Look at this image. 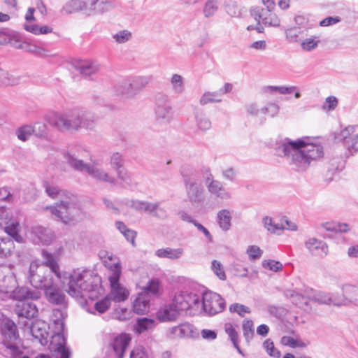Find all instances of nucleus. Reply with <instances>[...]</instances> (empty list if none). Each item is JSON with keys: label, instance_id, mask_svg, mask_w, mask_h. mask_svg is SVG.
I'll use <instances>...</instances> for the list:
<instances>
[{"label": "nucleus", "instance_id": "nucleus-17", "mask_svg": "<svg viewBox=\"0 0 358 358\" xmlns=\"http://www.w3.org/2000/svg\"><path fill=\"white\" fill-rule=\"evenodd\" d=\"M32 239L36 244L49 245L55 238L54 232L48 228L36 226L31 229Z\"/></svg>", "mask_w": 358, "mask_h": 358}, {"label": "nucleus", "instance_id": "nucleus-54", "mask_svg": "<svg viewBox=\"0 0 358 358\" xmlns=\"http://www.w3.org/2000/svg\"><path fill=\"white\" fill-rule=\"evenodd\" d=\"M22 48H24L27 52L33 53L38 57H47L49 55L45 49L34 44L24 43L22 45Z\"/></svg>", "mask_w": 358, "mask_h": 358}, {"label": "nucleus", "instance_id": "nucleus-48", "mask_svg": "<svg viewBox=\"0 0 358 358\" xmlns=\"http://www.w3.org/2000/svg\"><path fill=\"white\" fill-rule=\"evenodd\" d=\"M62 10L66 14L83 11L81 0H69L62 7Z\"/></svg>", "mask_w": 358, "mask_h": 358}, {"label": "nucleus", "instance_id": "nucleus-34", "mask_svg": "<svg viewBox=\"0 0 358 358\" xmlns=\"http://www.w3.org/2000/svg\"><path fill=\"white\" fill-rule=\"evenodd\" d=\"M66 113H56L50 120L51 125L61 131H69V124H67Z\"/></svg>", "mask_w": 358, "mask_h": 358}, {"label": "nucleus", "instance_id": "nucleus-37", "mask_svg": "<svg viewBox=\"0 0 358 358\" xmlns=\"http://www.w3.org/2000/svg\"><path fill=\"white\" fill-rule=\"evenodd\" d=\"M20 337H5L2 341L3 345L9 349L13 356L16 357L23 354V351L21 350L18 341Z\"/></svg>", "mask_w": 358, "mask_h": 358}, {"label": "nucleus", "instance_id": "nucleus-30", "mask_svg": "<svg viewBox=\"0 0 358 358\" xmlns=\"http://www.w3.org/2000/svg\"><path fill=\"white\" fill-rule=\"evenodd\" d=\"M0 330L2 336H18L15 323L6 317H3L0 322Z\"/></svg>", "mask_w": 358, "mask_h": 358}, {"label": "nucleus", "instance_id": "nucleus-61", "mask_svg": "<svg viewBox=\"0 0 358 358\" xmlns=\"http://www.w3.org/2000/svg\"><path fill=\"white\" fill-rule=\"evenodd\" d=\"M110 303V297L106 296L94 303V308L99 313H103L109 308Z\"/></svg>", "mask_w": 358, "mask_h": 358}, {"label": "nucleus", "instance_id": "nucleus-60", "mask_svg": "<svg viewBox=\"0 0 358 358\" xmlns=\"http://www.w3.org/2000/svg\"><path fill=\"white\" fill-rule=\"evenodd\" d=\"M117 178L124 185L131 186L132 184V178L131 174L123 168L116 171Z\"/></svg>", "mask_w": 358, "mask_h": 358}, {"label": "nucleus", "instance_id": "nucleus-13", "mask_svg": "<svg viewBox=\"0 0 358 358\" xmlns=\"http://www.w3.org/2000/svg\"><path fill=\"white\" fill-rule=\"evenodd\" d=\"M273 10L256 6L250 9V15L256 21H261L265 26L278 27L280 20Z\"/></svg>", "mask_w": 358, "mask_h": 358}, {"label": "nucleus", "instance_id": "nucleus-14", "mask_svg": "<svg viewBox=\"0 0 358 358\" xmlns=\"http://www.w3.org/2000/svg\"><path fill=\"white\" fill-rule=\"evenodd\" d=\"M155 115L162 123H169L173 118V108L168 96L159 95L156 99Z\"/></svg>", "mask_w": 358, "mask_h": 358}, {"label": "nucleus", "instance_id": "nucleus-19", "mask_svg": "<svg viewBox=\"0 0 358 358\" xmlns=\"http://www.w3.org/2000/svg\"><path fill=\"white\" fill-rule=\"evenodd\" d=\"M131 337H113L108 348L112 350L115 358H123L124 352L131 342Z\"/></svg>", "mask_w": 358, "mask_h": 358}, {"label": "nucleus", "instance_id": "nucleus-20", "mask_svg": "<svg viewBox=\"0 0 358 358\" xmlns=\"http://www.w3.org/2000/svg\"><path fill=\"white\" fill-rule=\"evenodd\" d=\"M14 311L19 317L27 319L33 318L38 313L36 304L28 301H18L15 305Z\"/></svg>", "mask_w": 358, "mask_h": 358}, {"label": "nucleus", "instance_id": "nucleus-3", "mask_svg": "<svg viewBox=\"0 0 358 358\" xmlns=\"http://www.w3.org/2000/svg\"><path fill=\"white\" fill-rule=\"evenodd\" d=\"M52 215L66 224H75L81 221L84 215L79 206L73 201H62L53 206H46Z\"/></svg>", "mask_w": 358, "mask_h": 358}, {"label": "nucleus", "instance_id": "nucleus-31", "mask_svg": "<svg viewBox=\"0 0 358 358\" xmlns=\"http://www.w3.org/2000/svg\"><path fill=\"white\" fill-rule=\"evenodd\" d=\"M171 334L175 336H193L199 334L198 329L189 323H182L171 329Z\"/></svg>", "mask_w": 358, "mask_h": 358}, {"label": "nucleus", "instance_id": "nucleus-15", "mask_svg": "<svg viewBox=\"0 0 358 358\" xmlns=\"http://www.w3.org/2000/svg\"><path fill=\"white\" fill-rule=\"evenodd\" d=\"M17 282L14 273L8 267L0 268V292L10 293L17 287Z\"/></svg>", "mask_w": 358, "mask_h": 358}, {"label": "nucleus", "instance_id": "nucleus-45", "mask_svg": "<svg viewBox=\"0 0 358 358\" xmlns=\"http://www.w3.org/2000/svg\"><path fill=\"white\" fill-rule=\"evenodd\" d=\"M155 326V321L146 317L139 319L135 326V329L138 334H143L147 330L152 329Z\"/></svg>", "mask_w": 358, "mask_h": 358}, {"label": "nucleus", "instance_id": "nucleus-23", "mask_svg": "<svg viewBox=\"0 0 358 358\" xmlns=\"http://www.w3.org/2000/svg\"><path fill=\"white\" fill-rule=\"evenodd\" d=\"M11 296L19 301H24L25 299H38L41 293L37 290H31L26 287H15L10 292Z\"/></svg>", "mask_w": 358, "mask_h": 358}, {"label": "nucleus", "instance_id": "nucleus-24", "mask_svg": "<svg viewBox=\"0 0 358 358\" xmlns=\"http://www.w3.org/2000/svg\"><path fill=\"white\" fill-rule=\"evenodd\" d=\"M180 313L172 303L162 307L157 313V317L161 322L172 321L176 319Z\"/></svg>", "mask_w": 358, "mask_h": 358}, {"label": "nucleus", "instance_id": "nucleus-16", "mask_svg": "<svg viewBox=\"0 0 358 358\" xmlns=\"http://www.w3.org/2000/svg\"><path fill=\"white\" fill-rule=\"evenodd\" d=\"M148 84V80L143 77H136L131 82L124 81L121 85L117 86V94L130 96L134 90H139Z\"/></svg>", "mask_w": 358, "mask_h": 358}, {"label": "nucleus", "instance_id": "nucleus-51", "mask_svg": "<svg viewBox=\"0 0 358 358\" xmlns=\"http://www.w3.org/2000/svg\"><path fill=\"white\" fill-rule=\"evenodd\" d=\"M46 324L37 321L28 327L31 336H45L46 332Z\"/></svg>", "mask_w": 358, "mask_h": 358}, {"label": "nucleus", "instance_id": "nucleus-32", "mask_svg": "<svg viewBox=\"0 0 358 358\" xmlns=\"http://www.w3.org/2000/svg\"><path fill=\"white\" fill-rule=\"evenodd\" d=\"M184 253L182 248H162L156 250L155 255L160 258H169L171 259H180Z\"/></svg>", "mask_w": 358, "mask_h": 358}, {"label": "nucleus", "instance_id": "nucleus-49", "mask_svg": "<svg viewBox=\"0 0 358 358\" xmlns=\"http://www.w3.org/2000/svg\"><path fill=\"white\" fill-rule=\"evenodd\" d=\"M131 207L138 211H144L148 213H152L153 210L156 208V205L154 203L143 201H133L131 202Z\"/></svg>", "mask_w": 358, "mask_h": 358}, {"label": "nucleus", "instance_id": "nucleus-57", "mask_svg": "<svg viewBox=\"0 0 358 358\" xmlns=\"http://www.w3.org/2000/svg\"><path fill=\"white\" fill-rule=\"evenodd\" d=\"M263 347L269 356L274 358H280L281 355L280 352L275 348L273 342L271 339L266 340L263 343Z\"/></svg>", "mask_w": 358, "mask_h": 358}, {"label": "nucleus", "instance_id": "nucleus-8", "mask_svg": "<svg viewBox=\"0 0 358 358\" xmlns=\"http://www.w3.org/2000/svg\"><path fill=\"white\" fill-rule=\"evenodd\" d=\"M0 227L17 243L23 242V238L20 234L21 227L19 222L13 218L6 209H0Z\"/></svg>", "mask_w": 358, "mask_h": 358}, {"label": "nucleus", "instance_id": "nucleus-63", "mask_svg": "<svg viewBox=\"0 0 358 358\" xmlns=\"http://www.w3.org/2000/svg\"><path fill=\"white\" fill-rule=\"evenodd\" d=\"M33 134L39 138H45L48 134L47 126L42 122H36L32 126Z\"/></svg>", "mask_w": 358, "mask_h": 358}, {"label": "nucleus", "instance_id": "nucleus-1", "mask_svg": "<svg viewBox=\"0 0 358 358\" xmlns=\"http://www.w3.org/2000/svg\"><path fill=\"white\" fill-rule=\"evenodd\" d=\"M278 155L298 172L306 171L314 162L323 157V147L308 136L292 140L285 138L276 148Z\"/></svg>", "mask_w": 358, "mask_h": 358}, {"label": "nucleus", "instance_id": "nucleus-52", "mask_svg": "<svg viewBox=\"0 0 358 358\" xmlns=\"http://www.w3.org/2000/svg\"><path fill=\"white\" fill-rule=\"evenodd\" d=\"M112 37L119 44L125 43L131 39L132 33L127 29L120 30L113 34Z\"/></svg>", "mask_w": 358, "mask_h": 358}, {"label": "nucleus", "instance_id": "nucleus-55", "mask_svg": "<svg viewBox=\"0 0 358 358\" xmlns=\"http://www.w3.org/2000/svg\"><path fill=\"white\" fill-rule=\"evenodd\" d=\"M159 291V282L157 279H152L149 281L148 284L143 288L141 292L148 293L150 297L151 296H157Z\"/></svg>", "mask_w": 358, "mask_h": 358}, {"label": "nucleus", "instance_id": "nucleus-28", "mask_svg": "<svg viewBox=\"0 0 358 358\" xmlns=\"http://www.w3.org/2000/svg\"><path fill=\"white\" fill-rule=\"evenodd\" d=\"M79 129L85 128L86 129L92 130L95 127L96 117L95 115L87 111H83L79 110Z\"/></svg>", "mask_w": 358, "mask_h": 358}, {"label": "nucleus", "instance_id": "nucleus-62", "mask_svg": "<svg viewBox=\"0 0 358 358\" xmlns=\"http://www.w3.org/2000/svg\"><path fill=\"white\" fill-rule=\"evenodd\" d=\"M31 134H34L33 128L32 126L30 125L23 126L19 128L17 131V136L18 138L23 141L27 140Z\"/></svg>", "mask_w": 358, "mask_h": 358}, {"label": "nucleus", "instance_id": "nucleus-59", "mask_svg": "<svg viewBox=\"0 0 358 358\" xmlns=\"http://www.w3.org/2000/svg\"><path fill=\"white\" fill-rule=\"evenodd\" d=\"M52 336H64L66 333L64 322H52L49 326Z\"/></svg>", "mask_w": 358, "mask_h": 358}, {"label": "nucleus", "instance_id": "nucleus-29", "mask_svg": "<svg viewBox=\"0 0 358 358\" xmlns=\"http://www.w3.org/2000/svg\"><path fill=\"white\" fill-rule=\"evenodd\" d=\"M281 343L294 349H303L310 345V341L302 337H281Z\"/></svg>", "mask_w": 358, "mask_h": 358}, {"label": "nucleus", "instance_id": "nucleus-27", "mask_svg": "<svg viewBox=\"0 0 358 358\" xmlns=\"http://www.w3.org/2000/svg\"><path fill=\"white\" fill-rule=\"evenodd\" d=\"M308 297L313 301L317 302L320 304L330 305L332 303L335 306H341L343 304L342 302L337 301L329 294L322 292H317L314 293L313 296L308 295Z\"/></svg>", "mask_w": 358, "mask_h": 358}, {"label": "nucleus", "instance_id": "nucleus-22", "mask_svg": "<svg viewBox=\"0 0 358 358\" xmlns=\"http://www.w3.org/2000/svg\"><path fill=\"white\" fill-rule=\"evenodd\" d=\"M43 289L48 301L52 303L62 304L64 302L65 295L57 286L52 284V280L49 282L47 287Z\"/></svg>", "mask_w": 358, "mask_h": 358}, {"label": "nucleus", "instance_id": "nucleus-4", "mask_svg": "<svg viewBox=\"0 0 358 358\" xmlns=\"http://www.w3.org/2000/svg\"><path fill=\"white\" fill-rule=\"evenodd\" d=\"M64 159L66 163L74 170L80 172H86L91 178L97 181L110 184H115L116 182L115 177L110 175L102 168L98 167L96 164L85 163L83 160L78 159L69 153L64 155Z\"/></svg>", "mask_w": 358, "mask_h": 358}, {"label": "nucleus", "instance_id": "nucleus-50", "mask_svg": "<svg viewBox=\"0 0 358 358\" xmlns=\"http://www.w3.org/2000/svg\"><path fill=\"white\" fill-rule=\"evenodd\" d=\"M343 294L346 298L343 299V304L345 303V301L347 298H349L350 300H353L356 302L358 301V286L347 285H345L343 288Z\"/></svg>", "mask_w": 358, "mask_h": 358}, {"label": "nucleus", "instance_id": "nucleus-2", "mask_svg": "<svg viewBox=\"0 0 358 358\" xmlns=\"http://www.w3.org/2000/svg\"><path fill=\"white\" fill-rule=\"evenodd\" d=\"M66 291L73 297L94 299L101 293V277L90 270H74L67 278Z\"/></svg>", "mask_w": 358, "mask_h": 358}, {"label": "nucleus", "instance_id": "nucleus-64", "mask_svg": "<svg viewBox=\"0 0 358 358\" xmlns=\"http://www.w3.org/2000/svg\"><path fill=\"white\" fill-rule=\"evenodd\" d=\"M129 358H150V356L144 347L138 346L131 351Z\"/></svg>", "mask_w": 358, "mask_h": 358}, {"label": "nucleus", "instance_id": "nucleus-44", "mask_svg": "<svg viewBox=\"0 0 358 358\" xmlns=\"http://www.w3.org/2000/svg\"><path fill=\"white\" fill-rule=\"evenodd\" d=\"M24 29L35 35L47 34L52 31V29L48 26L39 27L36 24L24 23Z\"/></svg>", "mask_w": 358, "mask_h": 358}, {"label": "nucleus", "instance_id": "nucleus-10", "mask_svg": "<svg viewBox=\"0 0 358 358\" xmlns=\"http://www.w3.org/2000/svg\"><path fill=\"white\" fill-rule=\"evenodd\" d=\"M178 312L186 311L189 308H198L201 304L199 296L192 293H181L175 295L171 302Z\"/></svg>", "mask_w": 358, "mask_h": 358}, {"label": "nucleus", "instance_id": "nucleus-56", "mask_svg": "<svg viewBox=\"0 0 358 358\" xmlns=\"http://www.w3.org/2000/svg\"><path fill=\"white\" fill-rule=\"evenodd\" d=\"M320 42L318 37L314 36L301 42V47L303 50L311 51L317 47Z\"/></svg>", "mask_w": 358, "mask_h": 358}, {"label": "nucleus", "instance_id": "nucleus-21", "mask_svg": "<svg viewBox=\"0 0 358 358\" xmlns=\"http://www.w3.org/2000/svg\"><path fill=\"white\" fill-rule=\"evenodd\" d=\"M150 297L148 293L140 292L133 302L134 312L143 315L149 311Z\"/></svg>", "mask_w": 358, "mask_h": 358}, {"label": "nucleus", "instance_id": "nucleus-36", "mask_svg": "<svg viewBox=\"0 0 358 358\" xmlns=\"http://www.w3.org/2000/svg\"><path fill=\"white\" fill-rule=\"evenodd\" d=\"M15 244L12 239L8 237H0V258H8L13 254Z\"/></svg>", "mask_w": 358, "mask_h": 358}, {"label": "nucleus", "instance_id": "nucleus-40", "mask_svg": "<svg viewBox=\"0 0 358 358\" xmlns=\"http://www.w3.org/2000/svg\"><path fill=\"white\" fill-rule=\"evenodd\" d=\"M284 295L287 299L299 307H302L303 305H307L308 302L306 297L293 289H286L284 292Z\"/></svg>", "mask_w": 358, "mask_h": 358}, {"label": "nucleus", "instance_id": "nucleus-39", "mask_svg": "<svg viewBox=\"0 0 358 358\" xmlns=\"http://www.w3.org/2000/svg\"><path fill=\"white\" fill-rule=\"evenodd\" d=\"M61 341L55 345V348L52 347V351L56 358H70L71 352L68 348L66 347V337H59Z\"/></svg>", "mask_w": 358, "mask_h": 358}, {"label": "nucleus", "instance_id": "nucleus-38", "mask_svg": "<svg viewBox=\"0 0 358 358\" xmlns=\"http://www.w3.org/2000/svg\"><path fill=\"white\" fill-rule=\"evenodd\" d=\"M114 5L111 0H94V5L91 15L102 14L113 8Z\"/></svg>", "mask_w": 358, "mask_h": 358}, {"label": "nucleus", "instance_id": "nucleus-42", "mask_svg": "<svg viewBox=\"0 0 358 358\" xmlns=\"http://www.w3.org/2000/svg\"><path fill=\"white\" fill-rule=\"evenodd\" d=\"M197 127L201 131L208 130L211 127V122L202 110L194 113Z\"/></svg>", "mask_w": 358, "mask_h": 358}, {"label": "nucleus", "instance_id": "nucleus-12", "mask_svg": "<svg viewBox=\"0 0 358 358\" xmlns=\"http://www.w3.org/2000/svg\"><path fill=\"white\" fill-rule=\"evenodd\" d=\"M187 196L192 203H200L204 200V190L196 179L190 176L184 177Z\"/></svg>", "mask_w": 358, "mask_h": 358}, {"label": "nucleus", "instance_id": "nucleus-6", "mask_svg": "<svg viewBox=\"0 0 358 358\" xmlns=\"http://www.w3.org/2000/svg\"><path fill=\"white\" fill-rule=\"evenodd\" d=\"M48 271L44 264L36 259L30 263L27 279L33 287L36 289H42L47 287L49 282L52 280L48 278Z\"/></svg>", "mask_w": 358, "mask_h": 358}, {"label": "nucleus", "instance_id": "nucleus-9", "mask_svg": "<svg viewBox=\"0 0 358 358\" xmlns=\"http://www.w3.org/2000/svg\"><path fill=\"white\" fill-rule=\"evenodd\" d=\"M201 305L206 313L214 315L224 309L225 301L220 294L207 291L203 294Z\"/></svg>", "mask_w": 358, "mask_h": 358}, {"label": "nucleus", "instance_id": "nucleus-41", "mask_svg": "<svg viewBox=\"0 0 358 358\" xmlns=\"http://www.w3.org/2000/svg\"><path fill=\"white\" fill-rule=\"evenodd\" d=\"M262 222L264 228L272 234L278 233L285 229V226L282 223L275 222L273 218L268 216L263 217Z\"/></svg>", "mask_w": 358, "mask_h": 358}, {"label": "nucleus", "instance_id": "nucleus-53", "mask_svg": "<svg viewBox=\"0 0 358 358\" xmlns=\"http://www.w3.org/2000/svg\"><path fill=\"white\" fill-rule=\"evenodd\" d=\"M124 159L120 152H114L110 157L109 164L115 171L123 168Z\"/></svg>", "mask_w": 358, "mask_h": 358}, {"label": "nucleus", "instance_id": "nucleus-33", "mask_svg": "<svg viewBox=\"0 0 358 358\" xmlns=\"http://www.w3.org/2000/svg\"><path fill=\"white\" fill-rule=\"evenodd\" d=\"M231 219V213L228 209H222L217 212V223L224 231H227L230 229Z\"/></svg>", "mask_w": 358, "mask_h": 358}, {"label": "nucleus", "instance_id": "nucleus-43", "mask_svg": "<svg viewBox=\"0 0 358 358\" xmlns=\"http://www.w3.org/2000/svg\"><path fill=\"white\" fill-rule=\"evenodd\" d=\"M67 117V124H69V131L79 130V110H73L66 112Z\"/></svg>", "mask_w": 358, "mask_h": 358}, {"label": "nucleus", "instance_id": "nucleus-35", "mask_svg": "<svg viewBox=\"0 0 358 358\" xmlns=\"http://www.w3.org/2000/svg\"><path fill=\"white\" fill-rule=\"evenodd\" d=\"M172 91L178 95L185 92V78L180 74L173 73L170 78Z\"/></svg>", "mask_w": 358, "mask_h": 358}, {"label": "nucleus", "instance_id": "nucleus-58", "mask_svg": "<svg viewBox=\"0 0 358 358\" xmlns=\"http://www.w3.org/2000/svg\"><path fill=\"white\" fill-rule=\"evenodd\" d=\"M43 187L46 194L52 199L56 198L61 192L60 188L57 185L48 181L43 182Z\"/></svg>", "mask_w": 358, "mask_h": 358}, {"label": "nucleus", "instance_id": "nucleus-46", "mask_svg": "<svg viewBox=\"0 0 358 358\" xmlns=\"http://www.w3.org/2000/svg\"><path fill=\"white\" fill-rule=\"evenodd\" d=\"M222 101L221 96L217 91L216 92H206L201 96L199 103L201 106H205L210 103H220Z\"/></svg>", "mask_w": 358, "mask_h": 358}, {"label": "nucleus", "instance_id": "nucleus-7", "mask_svg": "<svg viewBox=\"0 0 358 358\" xmlns=\"http://www.w3.org/2000/svg\"><path fill=\"white\" fill-rule=\"evenodd\" d=\"M341 141L350 155L358 151V126L349 125L342 129L336 136Z\"/></svg>", "mask_w": 358, "mask_h": 358}, {"label": "nucleus", "instance_id": "nucleus-11", "mask_svg": "<svg viewBox=\"0 0 358 358\" xmlns=\"http://www.w3.org/2000/svg\"><path fill=\"white\" fill-rule=\"evenodd\" d=\"M204 178L208 191L211 195L221 200H228L231 197V193L223 184L219 180H214L208 169L205 171Z\"/></svg>", "mask_w": 358, "mask_h": 358}, {"label": "nucleus", "instance_id": "nucleus-26", "mask_svg": "<svg viewBox=\"0 0 358 358\" xmlns=\"http://www.w3.org/2000/svg\"><path fill=\"white\" fill-rule=\"evenodd\" d=\"M76 69L82 75L90 77L100 69L99 64L93 61H83L76 65Z\"/></svg>", "mask_w": 358, "mask_h": 358}, {"label": "nucleus", "instance_id": "nucleus-5", "mask_svg": "<svg viewBox=\"0 0 358 358\" xmlns=\"http://www.w3.org/2000/svg\"><path fill=\"white\" fill-rule=\"evenodd\" d=\"M110 274L108 280L110 282V291L107 296L110 297V301L117 303L126 301L129 296V290L120 282V278L122 274V266L118 262L115 264L108 265Z\"/></svg>", "mask_w": 358, "mask_h": 358}, {"label": "nucleus", "instance_id": "nucleus-25", "mask_svg": "<svg viewBox=\"0 0 358 358\" xmlns=\"http://www.w3.org/2000/svg\"><path fill=\"white\" fill-rule=\"evenodd\" d=\"M41 257H43V262H41V264H44L46 268H49L50 271L54 273L60 279L59 266L54 255L46 250H42Z\"/></svg>", "mask_w": 358, "mask_h": 358}, {"label": "nucleus", "instance_id": "nucleus-18", "mask_svg": "<svg viewBox=\"0 0 358 358\" xmlns=\"http://www.w3.org/2000/svg\"><path fill=\"white\" fill-rule=\"evenodd\" d=\"M305 247L313 256L324 257L328 254V246L324 241L310 238L305 242Z\"/></svg>", "mask_w": 358, "mask_h": 358}, {"label": "nucleus", "instance_id": "nucleus-47", "mask_svg": "<svg viewBox=\"0 0 358 358\" xmlns=\"http://www.w3.org/2000/svg\"><path fill=\"white\" fill-rule=\"evenodd\" d=\"M218 10L217 0H207L203 7V14L206 18H209L215 15Z\"/></svg>", "mask_w": 358, "mask_h": 358}]
</instances>
